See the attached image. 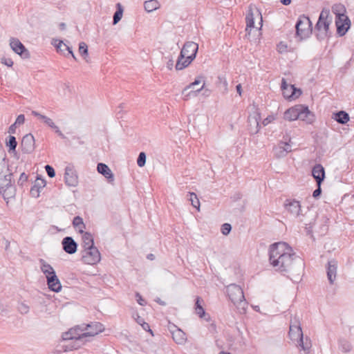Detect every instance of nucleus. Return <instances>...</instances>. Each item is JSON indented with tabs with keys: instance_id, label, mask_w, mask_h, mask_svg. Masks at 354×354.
Returning <instances> with one entry per match:
<instances>
[{
	"instance_id": "nucleus-30",
	"label": "nucleus",
	"mask_w": 354,
	"mask_h": 354,
	"mask_svg": "<svg viewBox=\"0 0 354 354\" xmlns=\"http://www.w3.org/2000/svg\"><path fill=\"white\" fill-rule=\"evenodd\" d=\"M299 104L287 109L284 113V119L288 121H294L298 119Z\"/></svg>"
},
{
	"instance_id": "nucleus-33",
	"label": "nucleus",
	"mask_w": 354,
	"mask_h": 354,
	"mask_svg": "<svg viewBox=\"0 0 354 354\" xmlns=\"http://www.w3.org/2000/svg\"><path fill=\"white\" fill-rule=\"evenodd\" d=\"M297 342L299 343V346L301 347V349L303 350L306 354H308L312 346L310 339L308 337H306L304 339L303 336L302 338H300L299 340H297Z\"/></svg>"
},
{
	"instance_id": "nucleus-21",
	"label": "nucleus",
	"mask_w": 354,
	"mask_h": 354,
	"mask_svg": "<svg viewBox=\"0 0 354 354\" xmlns=\"http://www.w3.org/2000/svg\"><path fill=\"white\" fill-rule=\"evenodd\" d=\"M299 117L298 119L306 122L308 124H311L315 119L314 114L310 111L308 106H304L302 104H299Z\"/></svg>"
},
{
	"instance_id": "nucleus-17",
	"label": "nucleus",
	"mask_w": 354,
	"mask_h": 354,
	"mask_svg": "<svg viewBox=\"0 0 354 354\" xmlns=\"http://www.w3.org/2000/svg\"><path fill=\"white\" fill-rule=\"evenodd\" d=\"M32 115H33L35 117H37L39 119L41 120L47 126L53 129L55 131V133H57V135L62 139H65L66 136L62 133V131L59 130V127L55 125V124L53 122V121L48 118L47 116L42 115L39 113H38L36 111H32Z\"/></svg>"
},
{
	"instance_id": "nucleus-45",
	"label": "nucleus",
	"mask_w": 354,
	"mask_h": 354,
	"mask_svg": "<svg viewBox=\"0 0 354 354\" xmlns=\"http://www.w3.org/2000/svg\"><path fill=\"white\" fill-rule=\"evenodd\" d=\"M18 308L21 314H27L29 311V306L24 303L20 304Z\"/></svg>"
},
{
	"instance_id": "nucleus-29",
	"label": "nucleus",
	"mask_w": 354,
	"mask_h": 354,
	"mask_svg": "<svg viewBox=\"0 0 354 354\" xmlns=\"http://www.w3.org/2000/svg\"><path fill=\"white\" fill-rule=\"evenodd\" d=\"M97 171L102 174L110 182L114 180V176L110 168L104 163H98L97 166Z\"/></svg>"
},
{
	"instance_id": "nucleus-46",
	"label": "nucleus",
	"mask_w": 354,
	"mask_h": 354,
	"mask_svg": "<svg viewBox=\"0 0 354 354\" xmlns=\"http://www.w3.org/2000/svg\"><path fill=\"white\" fill-rule=\"evenodd\" d=\"M28 180V175L24 172L21 173L20 177L18 180V185L19 186H23L24 183Z\"/></svg>"
},
{
	"instance_id": "nucleus-38",
	"label": "nucleus",
	"mask_w": 354,
	"mask_h": 354,
	"mask_svg": "<svg viewBox=\"0 0 354 354\" xmlns=\"http://www.w3.org/2000/svg\"><path fill=\"white\" fill-rule=\"evenodd\" d=\"M6 145L9 147V151H15L17 146L16 138L12 135L9 136L6 140Z\"/></svg>"
},
{
	"instance_id": "nucleus-4",
	"label": "nucleus",
	"mask_w": 354,
	"mask_h": 354,
	"mask_svg": "<svg viewBox=\"0 0 354 354\" xmlns=\"http://www.w3.org/2000/svg\"><path fill=\"white\" fill-rule=\"evenodd\" d=\"M246 36L250 39L258 38L261 35L263 18L261 12L254 6H250L246 17Z\"/></svg>"
},
{
	"instance_id": "nucleus-24",
	"label": "nucleus",
	"mask_w": 354,
	"mask_h": 354,
	"mask_svg": "<svg viewBox=\"0 0 354 354\" xmlns=\"http://www.w3.org/2000/svg\"><path fill=\"white\" fill-rule=\"evenodd\" d=\"M53 44L55 45L58 52L63 53L65 56L71 55L75 60H77V58L74 55L72 48L66 44H64L62 40L55 39Z\"/></svg>"
},
{
	"instance_id": "nucleus-55",
	"label": "nucleus",
	"mask_w": 354,
	"mask_h": 354,
	"mask_svg": "<svg viewBox=\"0 0 354 354\" xmlns=\"http://www.w3.org/2000/svg\"><path fill=\"white\" fill-rule=\"evenodd\" d=\"M321 194V188L320 187L318 186L317 189H316L313 193V196L314 197H317L318 196H319Z\"/></svg>"
},
{
	"instance_id": "nucleus-20",
	"label": "nucleus",
	"mask_w": 354,
	"mask_h": 354,
	"mask_svg": "<svg viewBox=\"0 0 354 354\" xmlns=\"http://www.w3.org/2000/svg\"><path fill=\"white\" fill-rule=\"evenodd\" d=\"M63 250L68 254H75L77 250V243L71 236H66L62 239Z\"/></svg>"
},
{
	"instance_id": "nucleus-12",
	"label": "nucleus",
	"mask_w": 354,
	"mask_h": 354,
	"mask_svg": "<svg viewBox=\"0 0 354 354\" xmlns=\"http://www.w3.org/2000/svg\"><path fill=\"white\" fill-rule=\"evenodd\" d=\"M281 90L286 99L292 100L298 98L302 93L300 89H297L292 84H288L284 78L281 80Z\"/></svg>"
},
{
	"instance_id": "nucleus-54",
	"label": "nucleus",
	"mask_w": 354,
	"mask_h": 354,
	"mask_svg": "<svg viewBox=\"0 0 354 354\" xmlns=\"http://www.w3.org/2000/svg\"><path fill=\"white\" fill-rule=\"evenodd\" d=\"M16 128H17V124H15V123L11 124L8 129V133L10 134L15 133Z\"/></svg>"
},
{
	"instance_id": "nucleus-47",
	"label": "nucleus",
	"mask_w": 354,
	"mask_h": 354,
	"mask_svg": "<svg viewBox=\"0 0 354 354\" xmlns=\"http://www.w3.org/2000/svg\"><path fill=\"white\" fill-rule=\"evenodd\" d=\"M232 230L231 225L230 223L223 224V234L227 235L230 233Z\"/></svg>"
},
{
	"instance_id": "nucleus-41",
	"label": "nucleus",
	"mask_w": 354,
	"mask_h": 354,
	"mask_svg": "<svg viewBox=\"0 0 354 354\" xmlns=\"http://www.w3.org/2000/svg\"><path fill=\"white\" fill-rule=\"evenodd\" d=\"M188 200L190 201L192 205L196 208V209L199 210L200 208V202L196 196V194L194 192H189V198Z\"/></svg>"
},
{
	"instance_id": "nucleus-62",
	"label": "nucleus",
	"mask_w": 354,
	"mask_h": 354,
	"mask_svg": "<svg viewBox=\"0 0 354 354\" xmlns=\"http://www.w3.org/2000/svg\"><path fill=\"white\" fill-rule=\"evenodd\" d=\"M147 259H149L150 260H153L154 259V255L153 254H149L147 256Z\"/></svg>"
},
{
	"instance_id": "nucleus-22",
	"label": "nucleus",
	"mask_w": 354,
	"mask_h": 354,
	"mask_svg": "<svg viewBox=\"0 0 354 354\" xmlns=\"http://www.w3.org/2000/svg\"><path fill=\"white\" fill-rule=\"evenodd\" d=\"M337 270V261L333 259L328 261L326 266L327 278L330 284H333L336 279Z\"/></svg>"
},
{
	"instance_id": "nucleus-3",
	"label": "nucleus",
	"mask_w": 354,
	"mask_h": 354,
	"mask_svg": "<svg viewBox=\"0 0 354 354\" xmlns=\"http://www.w3.org/2000/svg\"><path fill=\"white\" fill-rule=\"evenodd\" d=\"M284 208L297 222L306 225L308 233L310 232L315 221V216L310 211L303 209L300 202L295 199L286 200Z\"/></svg>"
},
{
	"instance_id": "nucleus-6",
	"label": "nucleus",
	"mask_w": 354,
	"mask_h": 354,
	"mask_svg": "<svg viewBox=\"0 0 354 354\" xmlns=\"http://www.w3.org/2000/svg\"><path fill=\"white\" fill-rule=\"evenodd\" d=\"M198 50V44L194 41H187L184 44L178 57L175 68L180 71L187 67L196 58Z\"/></svg>"
},
{
	"instance_id": "nucleus-60",
	"label": "nucleus",
	"mask_w": 354,
	"mask_h": 354,
	"mask_svg": "<svg viewBox=\"0 0 354 354\" xmlns=\"http://www.w3.org/2000/svg\"><path fill=\"white\" fill-rule=\"evenodd\" d=\"M234 197H235L236 200H239V199L241 198L242 194L241 193H237L235 194Z\"/></svg>"
},
{
	"instance_id": "nucleus-16",
	"label": "nucleus",
	"mask_w": 354,
	"mask_h": 354,
	"mask_svg": "<svg viewBox=\"0 0 354 354\" xmlns=\"http://www.w3.org/2000/svg\"><path fill=\"white\" fill-rule=\"evenodd\" d=\"M335 25L337 32L339 36L344 35L350 28L351 21L347 15L344 17H335Z\"/></svg>"
},
{
	"instance_id": "nucleus-34",
	"label": "nucleus",
	"mask_w": 354,
	"mask_h": 354,
	"mask_svg": "<svg viewBox=\"0 0 354 354\" xmlns=\"http://www.w3.org/2000/svg\"><path fill=\"white\" fill-rule=\"evenodd\" d=\"M332 12L335 15V17H344L346 16V8L342 3H337L333 6Z\"/></svg>"
},
{
	"instance_id": "nucleus-35",
	"label": "nucleus",
	"mask_w": 354,
	"mask_h": 354,
	"mask_svg": "<svg viewBox=\"0 0 354 354\" xmlns=\"http://www.w3.org/2000/svg\"><path fill=\"white\" fill-rule=\"evenodd\" d=\"M145 10L147 12H151L160 7L159 2L157 0H149L144 3Z\"/></svg>"
},
{
	"instance_id": "nucleus-57",
	"label": "nucleus",
	"mask_w": 354,
	"mask_h": 354,
	"mask_svg": "<svg viewBox=\"0 0 354 354\" xmlns=\"http://www.w3.org/2000/svg\"><path fill=\"white\" fill-rule=\"evenodd\" d=\"M124 107H125L124 104H123V103L120 104L118 106V109H119V111H118V113H120Z\"/></svg>"
},
{
	"instance_id": "nucleus-52",
	"label": "nucleus",
	"mask_w": 354,
	"mask_h": 354,
	"mask_svg": "<svg viewBox=\"0 0 354 354\" xmlns=\"http://www.w3.org/2000/svg\"><path fill=\"white\" fill-rule=\"evenodd\" d=\"M140 324L145 330L149 331L152 335H153V332L150 329V326L148 323L143 322L142 324L140 323Z\"/></svg>"
},
{
	"instance_id": "nucleus-1",
	"label": "nucleus",
	"mask_w": 354,
	"mask_h": 354,
	"mask_svg": "<svg viewBox=\"0 0 354 354\" xmlns=\"http://www.w3.org/2000/svg\"><path fill=\"white\" fill-rule=\"evenodd\" d=\"M269 262L276 271L283 274L298 272L299 274L304 268L303 259L297 256L285 242L275 243L270 246Z\"/></svg>"
},
{
	"instance_id": "nucleus-51",
	"label": "nucleus",
	"mask_w": 354,
	"mask_h": 354,
	"mask_svg": "<svg viewBox=\"0 0 354 354\" xmlns=\"http://www.w3.org/2000/svg\"><path fill=\"white\" fill-rule=\"evenodd\" d=\"M275 120V118L274 115H269L266 118H265L263 121V124L264 126L268 125V124L271 123Z\"/></svg>"
},
{
	"instance_id": "nucleus-28",
	"label": "nucleus",
	"mask_w": 354,
	"mask_h": 354,
	"mask_svg": "<svg viewBox=\"0 0 354 354\" xmlns=\"http://www.w3.org/2000/svg\"><path fill=\"white\" fill-rule=\"evenodd\" d=\"M46 185V182L44 179L37 178L35 180L34 185L31 187L30 193L32 197L38 198L41 189H42Z\"/></svg>"
},
{
	"instance_id": "nucleus-14",
	"label": "nucleus",
	"mask_w": 354,
	"mask_h": 354,
	"mask_svg": "<svg viewBox=\"0 0 354 354\" xmlns=\"http://www.w3.org/2000/svg\"><path fill=\"white\" fill-rule=\"evenodd\" d=\"M254 111L248 116L249 130L252 134H256L259 131V122L261 120L260 113L257 109H254Z\"/></svg>"
},
{
	"instance_id": "nucleus-48",
	"label": "nucleus",
	"mask_w": 354,
	"mask_h": 354,
	"mask_svg": "<svg viewBox=\"0 0 354 354\" xmlns=\"http://www.w3.org/2000/svg\"><path fill=\"white\" fill-rule=\"evenodd\" d=\"M278 51L281 53L286 52L288 49V46L283 42H280L277 46Z\"/></svg>"
},
{
	"instance_id": "nucleus-64",
	"label": "nucleus",
	"mask_w": 354,
	"mask_h": 354,
	"mask_svg": "<svg viewBox=\"0 0 354 354\" xmlns=\"http://www.w3.org/2000/svg\"><path fill=\"white\" fill-rule=\"evenodd\" d=\"M157 302H158L161 305H163V306L165 305V303L164 301H160V299H158V300H157Z\"/></svg>"
},
{
	"instance_id": "nucleus-32",
	"label": "nucleus",
	"mask_w": 354,
	"mask_h": 354,
	"mask_svg": "<svg viewBox=\"0 0 354 354\" xmlns=\"http://www.w3.org/2000/svg\"><path fill=\"white\" fill-rule=\"evenodd\" d=\"M39 263L41 265V267H40L41 270L42 272L45 274L46 277L55 274V272L53 268L49 263H48L46 261H44L42 259H40Z\"/></svg>"
},
{
	"instance_id": "nucleus-42",
	"label": "nucleus",
	"mask_w": 354,
	"mask_h": 354,
	"mask_svg": "<svg viewBox=\"0 0 354 354\" xmlns=\"http://www.w3.org/2000/svg\"><path fill=\"white\" fill-rule=\"evenodd\" d=\"M79 53L84 59L88 56V46L84 41L79 44Z\"/></svg>"
},
{
	"instance_id": "nucleus-63",
	"label": "nucleus",
	"mask_w": 354,
	"mask_h": 354,
	"mask_svg": "<svg viewBox=\"0 0 354 354\" xmlns=\"http://www.w3.org/2000/svg\"><path fill=\"white\" fill-rule=\"evenodd\" d=\"M252 308L257 312H259L260 311V308L259 306H252Z\"/></svg>"
},
{
	"instance_id": "nucleus-44",
	"label": "nucleus",
	"mask_w": 354,
	"mask_h": 354,
	"mask_svg": "<svg viewBox=\"0 0 354 354\" xmlns=\"http://www.w3.org/2000/svg\"><path fill=\"white\" fill-rule=\"evenodd\" d=\"M46 171L50 178H53L55 176V171L53 167L49 165L45 166Z\"/></svg>"
},
{
	"instance_id": "nucleus-49",
	"label": "nucleus",
	"mask_w": 354,
	"mask_h": 354,
	"mask_svg": "<svg viewBox=\"0 0 354 354\" xmlns=\"http://www.w3.org/2000/svg\"><path fill=\"white\" fill-rule=\"evenodd\" d=\"M1 63L7 66L11 67L13 65V62L10 58L3 57L1 59Z\"/></svg>"
},
{
	"instance_id": "nucleus-56",
	"label": "nucleus",
	"mask_w": 354,
	"mask_h": 354,
	"mask_svg": "<svg viewBox=\"0 0 354 354\" xmlns=\"http://www.w3.org/2000/svg\"><path fill=\"white\" fill-rule=\"evenodd\" d=\"M174 66V61L172 59H169L167 63V67L168 69L171 70Z\"/></svg>"
},
{
	"instance_id": "nucleus-13",
	"label": "nucleus",
	"mask_w": 354,
	"mask_h": 354,
	"mask_svg": "<svg viewBox=\"0 0 354 354\" xmlns=\"http://www.w3.org/2000/svg\"><path fill=\"white\" fill-rule=\"evenodd\" d=\"M289 336L293 341H297L304 336L300 321L296 317L290 320Z\"/></svg>"
},
{
	"instance_id": "nucleus-58",
	"label": "nucleus",
	"mask_w": 354,
	"mask_h": 354,
	"mask_svg": "<svg viewBox=\"0 0 354 354\" xmlns=\"http://www.w3.org/2000/svg\"><path fill=\"white\" fill-rule=\"evenodd\" d=\"M281 2L286 6L289 5L291 3V0H281Z\"/></svg>"
},
{
	"instance_id": "nucleus-9",
	"label": "nucleus",
	"mask_w": 354,
	"mask_h": 354,
	"mask_svg": "<svg viewBox=\"0 0 354 354\" xmlns=\"http://www.w3.org/2000/svg\"><path fill=\"white\" fill-rule=\"evenodd\" d=\"M202 79V77H198L193 82L183 88L182 94L183 95L184 100H188L192 97H196L198 93L205 86L204 82L200 87H197L201 84Z\"/></svg>"
},
{
	"instance_id": "nucleus-2",
	"label": "nucleus",
	"mask_w": 354,
	"mask_h": 354,
	"mask_svg": "<svg viewBox=\"0 0 354 354\" xmlns=\"http://www.w3.org/2000/svg\"><path fill=\"white\" fill-rule=\"evenodd\" d=\"M104 330V326L100 322H93L88 324H82L71 328L68 332L63 334L64 340H75V345L72 346L74 349H77L86 342L89 341L88 338L93 337Z\"/></svg>"
},
{
	"instance_id": "nucleus-5",
	"label": "nucleus",
	"mask_w": 354,
	"mask_h": 354,
	"mask_svg": "<svg viewBox=\"0 0 354 354\" xmlns=\"http://www.w3.org/2000/svg\"><path fill=\"white\" fill-rule=\"evenodd\" d=\"M333 17L328 8H324L320 12L318 21L315 26V32L318 40L322 41L329 38L332 32L330 26L332 24Z\"/></svg>"
},
{
	"instance_id": "nucleus-8",
	"label": "nucleus",
	"mask_w": 354,
	"mask_h": 354,
	"mask_svg": "<svg viewBox=\"0 0 354 354\" xmlns=\"http://www.w3.org/2000/svg\"><path fill=\"white\" fill-rule=\"evenodd\" d=\"M296 35L303 39L310 36L313 31L312 22L308 17L301 15L299 17L296 25Z\"/></svg>"
},
{
	"instance_id": "nucleus-59",
	"label": "nucleus",
	"mask_w": 354,
	"mask_h": 354,
	"mask_svg": "<svg viewBox=\"0 0 354 354\" xmlns=\"http://www.w3.org/2000/svg\"><path fill=\"white\" fill-rule=\"evenodd\" d=\"M236 91L239 93V94L241 95V84H238L236 86Z\"/></svg>"
},
{
	"instance_id": "nucleus-39",
	"label": "nucleus",
	"mask_w": 354,
	"mask_h": 354,
	"mask_svg": "<svg viewBox=\"0 0 354 354\" xmlns=\"http://www.w3.org/2000/svg\"><path fill=\"white\" fill-rule=\"evenodd\" d=\"M123 15V8L120 3L117 4V10L113 15V24H117L122 19Z\"/></svg>"
},
{
	"instance_id": "nucleus-15",
	"label": "nucleus",
	"mask_w": 354,
	"mask_h": 354,
	"mask_svg": "<svg viewBox=\"0 0 354 354\" xmlns=\"http://www.w3.org/2000/svg\"><path fill=\"white\" fill-rule=\"evenodd\" d=\"M10 46L15 53L19 55L23 58L29 57L30 54L28 50L18 39L11 38L10 40Z\"/></svg>"
},
{
	"instance_id": "nucleus-10",
	"label": "nucleus",
	"mask_w": 354,
	"mask_h": 354,
	"mask_svg": "<svg viewBox=\"0 0 354 354\" xmlns=\"http://www.w3.org/2000/svg\"><path fill=\"white\" fill-rule=\"evenodd\" d=\"M291 151V138L288 135L283 136V140L273 148L274 156L277 158L285 157Z\"/></svg>"
},
{
	"instance_id": "nucleus-31",
	"label": "nucleus",
	"mask_w": 354,
	"mask_h": 354,
	"mask_svg": "<svg viewBox=\"0 0 354 354\" xmlns=\"http://www.w3.org/2000/svg\"><path fill=\"white\" fill-rule=\"evenodd\" d=\"M82 234V246L84 250L95 247L93 235L90 232H84Z\"/></svg>"
},
{
	"instance_id": "nucleus-23",
	"label": "nucleus",
	"mask_w": 354,
	"mask_h": 354,
	"mask_svg": "<svg viewBox=\"0 0 354 354\" xmlns=\"http://www.w3.org/2000/svg\"><path fill=\"white\" fill-rule=\"evenodd\" d=\"M174 341L178 344H183L186 341V334L176 326L169 328Z\"/></svg>"
},
{
	"instance_id": "nucleus-27",
	"label": "nucleus",
	"mask_w": 354,
	"mask_h": 354,
	"mask_svg": "<svg viewBox=\"0 0 354 354\" xmlns=\"http://www.w3.org/2000/svg\"><path fill=\"white\" fill-rule=\"evenodd\" d=\"M204 301L200 297H196L195 299L194 310L195 313L200 318L204 317L206 321L209 320V316L206 317L205 311L203 308Z\"/></svg>"
},
{
	"instance_id": "nucleus-36",
	"label": "nucleus",
	"mask_w": 354,
	"mask_h": 354,
	"mask_svg": "<svg viewBox=\"0 0 354 354\" xmlns=\"http://www.w3.org/2000/svg\"><path fill=\"white\" fill-rule=\"evenodd\" d=\"M73 225L74 227L78 231V232L81 234L84 233V230L85 229L86 226L82 217L79 216L74 217L73 220Z\"/></svg>"
},
{
	"instance_id": "nucleus-53",
	"label": "nucleus",
	"mask_w": 354,
	"mask_h": 354,
	"mask_svg": "<svg viewBox=\"0 0 354 354\" xmlns=\"http://www.w3.org/2000/svg\"><path fill=\"white\" fill-rule=\"evenodd\" d=\"M136 297L137 299V301L138 304L141 306H145L146 302L142 298L141 295L139 293H136Z\"/></svg>"
},
{
	"instance_id": "nucleus-18",
	"label": "nucleus",
	"mask_w": 354,
	"mask_h": 354,
	"mask_svg": "<svg viewBox=\"0 0 354 354\" xmlns=\"http://www.w3.org/2000/svg\"><path fill=\"white\" fill-rule=\"evenodd\" d=\"M21 150L25 153H31L35 149V138L30 133L25 135L21 142Z\"/></svg>"
},
{
	"instance_id": "nucleus-11",
	"label": "nucleus",
	"mask_w": 354,
	"mask_h": 354,
	"mask_svg": "<svg viewBox=\"0 0 354 354\" xmlns=\"http://www.w3.org/2000/svg\"><path fill=\"white\" fill-rule=\"evenodd\" d=\"M82 261L89 265H94L100 261L101 257L96 247L84 249L82 254Z\"/></svg>"
},
{
	"instance_id": "nucleus-26",
	"label": "nucleus",
	"mask_w": 354,
	"mask_h": 354,
	"mask_svg": "<svg viewBox=\"0 0 354 354\" xmlns=\"http://www.w3.org/2000/svg\"><path fill=\"white\" fill-rule=\"evenodd\" d=\"M312 175L315 179L317 185L320 187L325 177V171L323 166L320 164L315 165L313 168Z\"/></svg>"
},
{
	"instance_id": "nucleus-50",
	"label": "nucleus",
	"mask_w": 354,
	"mask_h": 354,
	"mask_svg": "<svg viewBox=\"0 0 354 354\" xmlns=\"http://www.w3.org/2000/svg\"><path fill=\"white\" fill-rule=\"evenodd\" d=\"M25 122V116L23 114L19 115L16 119V121L15 122V124H22Z\"/></svg>"
},
{
	"instance_id": "nucleus-61",
	"label": "nucleus",
	"mask_w": 354,
	"mask_h": 354,
	"mask_svg": "<svg viewBox=\"0 0 354 354\" xmlns=\"http://www.w3.org/2000/svg\"><path fill=\"white\" fill-rule=\"evenodd\" d=\"M59 28L61 30H64L66 28V24L65 23H61L59 24Z\"/></svg>"
},
{
	"instance_id": "nucleus-43",
	"label": "nucleus",
	"mask_w": 354,
	"mask_h": 354,
	"mask_svg": "<svg viewBox=\"0 0 354 354\" xmlns=\"http://www.w3.org/2000/svg\"><path fill=\"white\" fill-rule=\"evenodd\" d=\"M146 163V154L145 152H140L137 159V164L139 167H144Z\"/></svg>"
},
{
	"instance_id": "nucleus-37",
	"label": "nucleus",
	"mask_w": 354,
	"mask_h": 354,
	"mask_svg": "<svg viewBox=\"0 0 354 354\" xmlns=\"http://www.w3.org/2000/svg\"><path fill=\"white\" fill-rule=\"evenodd\" d=\"M349 115L344 111H340L335 114V120L340 124H346L349 121Z\"/></svg>"
},
{
	"instance_id": "nucleus-7",
	"label": "nucleus",
	"mask_w": 354,
	"mask_h": 354,
	"mask_svg": "<svg viewBox=\"0 0 354 354\" xmlns=\"http://www.w3.org/2000/svg\"><path fill=\"white\" fill-rule=\"evenodd\" d=\"M226 295L240 314L246 313L248 304L245 299L243 291L239 286L236 284L227 286Z\"/></svg>"
},
{
	"instance_id": "nucleus-25",
	"label": "nucleus",
	"mask_w": 354,
	"mask_h": 354,
	"mask_svg": "<svg viewBox=\"0 0 354 354\" xmlns=\"http://www.w3.org/2000/svg\"><path fill=\"white\" fill-rule=\"evenodd\" d=\"M46 277L47 284L48 286V288L55 292H58L62 289V285L58 277L55 274L48 275Z\"/></svg>"
},
{
	"instance_id": "nucleus-40",
	"label": "nucleus",
	"mask_w": 354,
	"mask_h": 354,
	"mask_svg": "<svg viewBox=\"0 0 354 354\" xmlns=\"http://www.w3.org/2000/svg\"><path fill=\"white\" fill-rule=\"evenodd\" d=\"M339 348L344 353H348L352 349L351 343L346 339H340L339 341Z\"/></svg>"
},
{
	"instance_id": "nucleus-19",
	"label": "nucleus",
	"mask_w": 354,
	"mask_h": 354,
	"mask_svg": "<svg viewBox=\"0 0 354 354\" xmlns=\"http://www.w3.org/2000/svg\"><path fill=\"white\" fill-rule=\"evenodd\" d=\"M65 183L71 187H75L78 183V178L72 167H66L64 173Z\"/></svg>"
}]
</instances>
